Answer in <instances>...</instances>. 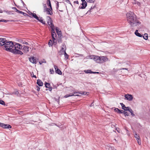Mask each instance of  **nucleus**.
I'll return each mask as SVG.
<instances>
[{
	"instance_id": "f257e3e1",
	"label": "nucleus",
	"mask_w": 150,
	"mask_h": 150,
	"mask_svg": "<svg viewBox=\"0 0 150 150\" xmlns=\"http://www.w3.org/2000/svg\"><path fill=\"white\" fill-rule=\"evenodd\" d=\"M126 17L128 23L131 26H137L141 23L133 12L129 11L126 14Z\"/></svg>"
},
{
	"instance_id": "f03ea898",
	"label": "nucleus",
	"mask_w": 150,
	"mask_h": 150,
	"mask_svg": "<svg viewBox=\"0 0 150 150\" xmlns=\"http://www.w3.org/2000/svg\"><path fill=\"white\" fill-rule=\"evenodd\" d=\"M14 45L12 42L7 41L3 49H5L6 51L11 52L15 54H23V53L21 51L12 49L13 47H14Z\"/></svg>"
},
{
	"instance_id": "7ed1b4c3",
	"label": "nucleus",
	"mask_w": 150,
	"mask_h": 150,
	"mask_svg": "<svg viewBox=\"0 0 150 150\" xmlns=\"http://www.w3.org/2000/svg\"><path fill=\"white\" fill-rule=\"evenodd\" d=\"M89 58L93 59L96 63H104L108 60V58L106 56H90Z\"/></svg>"
},
{
	"instance_id": "20e7f679",
	"label": "nucleus",
	"mask_w": 150,
	"mask_h": 150,
	"mask_svg": "<svg viewBox=\"0 0 150 150\" xmlns=\"http://www.w3.org/2000/svg\"><path fill=\"white\" fill-rule=\"evenodd\" d=\"M54 29L52 28V29L51 35L53 42L55 43V45L57 42V40L56 39V37L57 38V35L55 32Z\"/></svg>"
},
{
	"instance_id": "39448f33",
	"label": "nucleus",
	"mask_w": 150,
	"mask_h": 150,
	"mask_svg": "<svg viewBox=\"0 0 150 150\" xmlns=\"http://www.w3.org/2000/svg\"><path fill=\"white\" fill-rule=\"evenodd\" d=\"M87 92L85 91H80V92H74L73 93H71V96H81V95H79L78 94H81V95H86L87 94Z\"/></svg>"
},
{
	"instance_id": "423d86ee",
	"label": "nucleus",
	"mask_w": 150,
	"mask_h": 150,
	"mask_svg": "<svg viewBox=\"0 0 150 150\" xmlns=\"http://www.w3.org/2000/svg\"><path fill=\"white\" fill-rule=\"evenodd\" d=\"M7 40L5 38H0V47H1L3 49Z\"/></svg>"
},
{
	"instance_id": "0eeeda50",
	"label": "nucleus",
	"mask_w": 150,
	"mask_h": 150,
	"mask_svg": "<svg viewBox=\"0 0 150 150\" xmlns=\"http://www.w3.org/2000/svg\"><path fill=\"white\" fill-rule=\"evenodd\" d=\"M23 45L22 46V45L18 43H16L14 45V49H16V50H22V47H23Z\"/></svg>"
},
{
	"instance_id": "6e6552de",
	"label": "nucleus",
	"mask_w": 150,
	"mask_h": 150,
	"mask_svg": "<svg viewBox=\"0 0 150 150\" xmlns=\"http://www.w3.org/2000/svg\"><path fill=\"white\" fill-rule=\"evenodd\" d=\"M47 17L49 18V19L47 21L48 24L50 26L51 29L54 28V26L53 23L52 21L51 20V19L50 16H48Z\"/></svg>"
},
{
	"instance_id": "1a4fd4ad",
	"label": "nucleus",
	"mask_w": 150,
	"mask_h": 150,
	"mask_svg": "<svg viewBox=\"0 0 150 150\" xmlns=\"http://www.w3.org/2000/svg\"><path fill=\"white\" fill-rule=\"evenodd\" d=\"M134 136L137 141L138 144L139 145H141V140L139 135L137 133H135Z\"/></svg>"
},
{
	"instance_id": "9d476101",
	"label": "nucleus",
	"mask_w": 150,
	"mask_h": 150,
	"mask_svg": "<svg viewBox=\"0 0 150 150\" xmlns=\"http://www.w3.org/2000/svg\"><path fill=\"white\" fill-rule=\"evenodd\" d=\"M81 1H82V3L81 4L82 6H79V8L80 9H84L87 6V3L85 1V0H81Z\"/></svg>"
},
{
	"instance_id": "9b49d317",
	"label": "nucleus",
	"mask_w": 150,
	"mask_h": 150,
	"mask_svg": "<svg viewBox=\"0 0 150 150\" xmlns=\"http://www.w3.org/2000/svg\"><path fill=\"white\" fill-rule=\"evenodd\" d=\"M0 127L4 128H11V126L9 125L8 124H5L3 123H1V124Z\"/></svg>"
},
{
	"instance_id": "f8f14e48",
	"label": "nucleus",
	"mask_w": 150,
	"mask_h": 150,
	"mask_svg": "<svg viewBox=\"0 0 150 150\" xmlns=\"http://www.w3.org/2000/svg\"><path fill=\"white\" fill-rule=\"evenodd\" d=\"M29 47L23 45L22 50L23 51L24 53H27L29 52Z\"/></svg>"
},
{
	"instance_id": "ddd939ff",
	"label": "nucleus",
	"mask_w": 150,
	"mask_h": 150,
	"mask_svg": "<svg viewBox=\"0 0 150 150\" xmlns=\"http://www.w3.org/2000/svg\"><path fill=\"white\" fill-rule=\"evenodd\" d=\"M125 98L128 100L131 101L132 100L133 96L132 95H131L127 94V95H125Z\"/></svg>"
},
{
	"instance_id": "4468645a",
	"label": "nucleus",
	"mask_w": 150,
	"mask_h": 150,
	"mask_svg": "<svg viewBox=\"0 0 150 150\" xmlns=\"http://www.w3.org/2000/svg\"><path fill=\"white\" fill-rule=\"evenodd\" d=\"M54 67L55 69V72L56 73H57L60 75L62 74V71L58 68V67L57 66L54 65Z\"/></svg>"
},
{
	"instance_id": "2eb2a0df",
	"label": "nucleus",
	"mask_w": 150,
	"mask_h": 150,
	"mask_svg": "<svg viewBox=\"0 0 150 150\" xmlns=\"http://www.w3.org/2000/svg\"><path fill=\"white\" fill-rule=\"evenodd\" d=\"M52 9L51 10V9L50 8H49L47 9L46 11H44V12H46V13L48 15H52L53 14L52 12Z\"/></svg>"
},
{
	"instance_id": "dca6fc26",
	"label": "nucleus",
	"mask_w": 150,
	"mask_h": 150,
	"mask_svg": "<svg viewBox=\"0 0 150 150\" xmlns=\"http://www.w3.org/2000/svg\"><path fill=\"white\" fill-rule=\"evenodd\" d=\"M29 60L30 62L33 64H36V59L33 57H31L29 58Z\"/></svg>"
},
{
	"instance_id": "f3484780",
	"label": "nucleus",
	"mask_w": 150,
	"mask_h": 150,
	"mask_svg": "<svg viewBox=\"0 0 150 150\" xmlns=\"http://www.w3.org/2000/svg\"><path fill=\"white\" fill-rule=\"evenodd\" d=\"M120 104L122 106V108L125 110L128 111L130 108V107H125V105L122 103H120Z\"/></svg>"
},
{
	"instance_id": "a211bd4d",
	"label": "nucleus",
	"mask_w": 150,
	"mask_h": 150,
	"mask_svg": "<svg viewBox=\"0 0 150 150\" xmlns=\"http://www.w3.org/2000/svg\"><path fill=\"white\" fill-rule=\"evenodd\" d=\"M37 84L39 86H41L43 85V83L41 80L38 79L37 80Z\"/></svg>"
},
{
	"instance_id": "6ab92c4d",
	"label": "nucleus",
	"mask_w": 150,
	"mask_h": 150,
	"mask_svg": "<svg viewBox=\"0 0 150 150\" xmlns=\"http://www.w3.org/2000/svg\"><path fill=\"white\" fill-rule=\"evenodd\" d=\"M31 16L33 17L34 18H35L37 20L38 19V17L36 14L34 13H31V14H30Z\"/></svg>"
},
{
	"instance_id": "aec40b11",
	"label": "nucleus",
	"mask_w": 150,
	"mask_h": 150,
	"mask_svg": "<svg viewBox=\"0 0 150 150\" xmlns=\"http://www.w3.org/2000/svg\"><path fill=\"white\" fill-rule=\"evenodd\" d=\"M138 30H137L135 31V35H137V36H138L139 37H142V35L140 33H138Z\"/></svg>"
},
{
	"instance_id": "412c9836",
	"label": "nucleus",
	"mask_w": 150,
	"mask_h": 150,
	"mask_svg": "<svg viewBox=\"0 0 150 150\" xmlns=\"http://www.w3.org/2000/svg\"><path fill=\"white\" fill-rule=\"evenodd\" d=\"M63 37V36H62L61 37H58V38H57V40H58V42L59 43H61L62 42V38Z\"/></svg>"
},
{
	"instance_id": "4be33fe9",
	"label": "nucleus",
	"mask_w": 150,
	"mask_h": 150,
	"mask_svg": "<svg viewBox=\"0 0 150 150\" xmlns=\"http://www.w3.org/2000/svg\"><path fill=\"white\" fill-rule=\"evenodd\" d=\"M128 111H129L131 113V115L132 116H135L134 114L133 113V110L130 108Z\"/></svg>"
},
{
	"instance_id": "5701e85b",
	"label": "nucleus",
	"mask_w": 150,
	"mask_h": 150,
	"mask_svg": "<svg viewBox=\"0 0 150 150\" xmlns=\"http://www.w3.org/2000/svg\"><path fill=\"white\" fill-rule=\"evenodd\" d=\"M47 5L50 7V8L51 10H52V7L51 6V4L50 1V0H47Z\"/></svg>"
},
{
	"instance_id": "b1692460",
	"label": "nucleus",
	"mask_w": 150,
	"mask_h": 150,
	"mask_svg": "<svg viewBox=\"0 0 150 150\" xmlns=\"http://www.w3.org/2000/svg\"><path fill=\"white\" fill-rule=\"evenodd\" d=\"M143 37L145 40H147L148 39V35L147 33H145L144 36H143Z\"/></svg>"
},
{
	"instance_id": "393cba45",
	"label": "nucleus",
	"mask_w": 150,
	"mask_h": 150,
	"mask_svg": "<svg viewBox=\"0 0 150 150\" xmlns=\"http://www.w3.org/2000/svg\"><path fill=\"white\" fill-rule=\"evenodd\" d=\"M63 52H64L63 54L64 55L65 58L67 59H68L69 57L68 55L66 53V51H65L64 50Z\"/></svg>"
},
{
	"instance_id": "a878e982",
	"label": "nucleus",
	"mask_w": 150,
	"mask_h": 150,
	"mask_svg": "<svg viewBox=\"0 0 150 150\" xmlns=\"http://www.w3.org/2000/svg\"><path fill=\"white\" fill-rule=\"evenodd\" d=\"M113 69L115 71H119V70H122V69H125V70H127L128 71V69L127 68H122L120 69Z\"/></svg>"
},
{
	"instance_id": "bb28decb",
	"label": "nucleus",
	"mask_w": 150,
	"mask_h": 150,
	"mask_svg": "<svg viewBox=\"0 0 150 150\" xmlns=\"http://www.w3.org/2000/svg\"><path fill=\"white\" fill-rule=\"evenodd\" d=\"M66 48H64L63 47H62L61 49V50H60V51L59 52L61 53V54H63L64 52H63L64 50L65 51H66Z\"/></svg>"
},
{
	"instance_id": "cd10ccee",
	"label": "nucleus",
	"mask_w": 150,
	"mask_h": 150,
	"mask_svg": "<svg viewBox=\"0 0 150 150\" xmlns=\"http://www.w3.org/2000/svg\"><path fill=\"white\" fill-rule=\"evenodd\" d=\"M45 86L47 88H48L50 87V83H47V82H45Z\"/></svg>"
},
{
	"instance_id": "c85d7f7f",
	"label": "nucleus",
	"mask_w": 150,
	"mask_h": 150,
	"mask_svg": "<svg viewBox=\"0 0 150 150\" xmlns=\"http://www.w3.org/2000/svg\"><path fill=\"white\" fill-rule=\"evenodd\" d=\"M43 6L44 7V11H46L47 9L48 8L47 7L46 4H43Z\"/></svg>"
},
{
	"instance_id": "c756f323",
	"label": "nucleus",
	"mask_w": 150,
	"mask_h": 150,
	"mask_svg": "<svg viewBox=\"0 0 150 150\" xmlns=\"http://www.w3.org/2000/svg\"><path fill=\"white\" fill-rule=\"evenodd\" d=\"M57 33L58 35V37H61L62 36H63L62 35V32L60 30L59 31V32H58V33Z\"/></svg>"
},
{
	"instance_id": "7c9ffc66",
	"label": "nucleus",
	"mask_w": 150,
	"mask_h": 150,
	"mask_svg": "<svg viewBox=\"0 0 150 150\" xmlns=\"http://www.w3.org/2000/svg\"><path fill=\"white\" fill-rule=\"evenodd\" d=\"M108 148L109 150H116L114 147L109 146Z\"/></svg>"
},
{
	"instance_id": "2f4dec72",
	"label": "nucleus",
	"mask_w": 150,
	"mask_h": 150,
	"mask_svg": "<svg viewBox=\"0 0 150 150\" xmlns=\"http://www.w3.org/2000/svg\"><path fill=\"white\" fill-rule=\"evenodd\" d=\"M114 110L116 112L118 113H119L120 111V110L118 108H115L114 109Z\"/></svg>"
},
{
	"instance_id": "473e14b6",
	"label": "nucleus",
	"mask_w": 150,
	"mask_h": 150,
	"mask_svg": "<svg viewBox=\"0 0 150 150\" xmlns=\"http://www.w3.org/2000/svg\"><path fill=\"white\" fill-rule=\"evenodd\" d=\"M0 104L4 105H5L4 102L0 99Z\"/></svg>"
},
{
	"instance_id": "72a5a7b5",
	"label": "nucleus",
	"mask_w": 150,
	"mask_h": 150,
	"mask_svg": "<svg viewBox=\"0 0 150 150\" xmlns=\"http://www.w3.org/2000/svg\"><path fill=\"white\" fill-rule=\"evenodd\" d=\"M95 6H93V7H91L90 9L86 13V14L87 13H90L91 12V10L93 9L94 7H95Z\"/></svg>"
},
{
	"instance_id": "f704fd0d",
	"label": "nucleus",
	"mask_w": 150,
	"mask_h": 150,
	"mask_svg": "<svg viewBox=\"0 0 150 150\" xmlns=\"http://www.w3.org/2000/svg\"><path fill=\"white\" fill-rule=\"evenodd\" d=\"M48 45L50 47L52 46V40H50L49 42H48Z\"/></svg>"
},
{
	"instance_id": "c9c22d12",
	"label": "nucleus",
	"mask_w": 150,
	"mask_h": 150,
	"mask_svg": "<svg viewBox=\"0 0 150 150\" xmlns=\"http://www.w3.org/2000/svg\"><path fill=\"white\" fill-rule=\"evenodd\" d=\"M85 73L88 74V73H91V72H92L90 70H85Z\"/></svg>"
},
{
	"instance_id": "e433bc0d",
	"label": "nucleus",
	"mask_w": 150,
	"mask_h": 150,
	"mask_svg": "<svg viewBox=\"0 0 150 150\" xmlns=\"http://www.w3.org/2000/svg\"><path fill=\"white\" fill-rule=\"evenodd\" d=\"M37 20L44 24H45V21H43L42 19L41 21H40L39 20V17H38V19Z\"/></svg>"
},
{
	"instance_id": "4c0bfd02",
	"label": "nucleus",
	"mask_w": 150,
	"mask_h": 150,
	"mask_svg": "<svg viewBox=\"0 0 150 150\" xmlns=\"http://www.w3.org/2000/svg\"><path fill=\"white\" fill-rule=\"evenodd\" d=\"M88 2L93 3L95 1V0H86Z\"/></svg>"
},
{
	"instance_id": "58836bf2",
	"label": "nucleus",
	"mask_w": 150,
	"mask_h": 150,
	"mask_svg": "<svg viewBox=\"0 0 150 150\" xmlns=\"http://www.w3.org/2000/svg\"><path fill=\"white\" fill-rule=\"evenodd\" d=\"M70 96H71V93H70L69 94H67L65 96H64L65 98H67Z\"/></svg>"
},
{
	"instance_id": "ea45409f",
	"label": "nucleus",
	"mask_w": 150,
	"mask_h": 150,
	"mask_svg": "<svg viewBox=\"0 0 150 150\" xmlns=\"http://www.w3.org/2000/svg\"><path fill=\"white\" fill-rule=\"evenodd\" d=\"M31 76L32 77H35V78H37V77L35 75H34V74L33 73V72H32V73L31 74Z\"/></svg>"
},
{
	"instance_id": "a19ab883",
	"label": "nucleus",
	"mask_w": 150,
	"mask_h": 150,
	"mask_svg": "<svg viewBox=\"0 0 150 150\" xmlns=\"http://www.w3.org/2000/svg\"><path fill=\"white\" fill-rule=\"evenodd\" d=\"M50 72L51 74H53L54 73V71L53 70V69H50Z\"/></svg>"
},
{
	"instance_id": "79ce46f5",
	"label": "nucleus",
	"mask_w": 150,
	"mask_h": 150,
	"mask_svg": "<svg viewBox=\"0 0 150 150\" xmlns=\"http://www.w3.org/2000/svg\"><path fill=\"white\" fill-rule=\"evenodd\" d=\"M134 4H137L139 6H140L141 5L140 3L138 1H137V2H135L134 3Z\"/></svg>"
},
{
	"instance_id": "37998d69",
	"label": "nucleus",
	"mask_w": 150,
	"mask_h": 150,
	"mask_svg": "<svg viewBox=\"0 0 150 150\" xmlns=\"http://www.w3.org/2000/svg\"><path fill=\"white\" fill-rule=\"evenodd\" d=\"M17 12L18 13H21V14H23V12L22 11H21L19 10H17Z\"/></svg>"
},
{
	"instance_id": "c03bdc74",
	"label": "nucleus",
	"mask_w": 150,
	"mask_h": 150,
	"mask_svg": "<svg viewBox=\"0 0 150 150\" xmlns=\"http://www.w3.org/2000/svg\"><path fill=\"white\" fill-rule=\"evenodd\" d=\"M125 112V110H120V112L119 113H123L124 114V112Z\"/></svg>"
},
{
	"instance_id": "a18cd8bd",
	"label": "nucleus",
	"mask_w": 150,
	"mask_h": 150,
	"mask_svg": "<svg viewBox=\"0 0 150 150\" xmlns=\"http://www.w3.org/2000/svg\"><path fill=\"white\" fill-rule=\"evenodd\" d=\"M116 125V124L115 123H113L111 125V127L112 128H113L114 127H115V126Z\"/></svg>"
},
{
	"instance_id": "49530a36",
	"label": "nucleus",
	"mask_w": 150,
	"mask_h": 150,
	"mask_svg": "<svg viewBox=\"0 0 150 150\" xmlns=\"http://www.w3.org/2000/svg\"><path fill=\"white\" fill-rule=\"evenodd\" d=\"M36 87L37 88V90L38 91H40V88L38 86H36Z\"/></svg>"
},
{
	"instance_id": "de8ad7c7",
	"label": "nucleus",
	"mask_w": 150,
	"mask_h": 150,
	"mask_svg": "<svg viewBox=\"0 0 150 150\" xmlns=\"http://www.w3.org/2000/svg\"><path fill=\"white\" fill-rule=\"evenodd\" d=\"M124 115H125V116H128V114L127 113V112H125L124 113Z\"/></svg>"
},
{
	"instance_id": "09e8293b",
	"label": "nucleus",
	"mask_w": 150,
	"mask_h": 150,
	"mask_svg": "<svg viewBox=\"0 0 150 150\" xmlns=\"http://www.w3.org/2000/svg\"><path fill=\"white\" fill-rule=\"evenodd\" d=\"M56 31L57 33H58V32H59V28L58 27H56Z\"/></svg>"
},
{
	"instance_id": "8fccbe9b",
	"label": "nucleus",
	"mask_w": 150,
	"mask_h": 150,
	"mask_svg": "<svg viewBox=\"0 0 150 150\" xmlns=\"http://www.w3.org/2000/svg\"><path fill=\"white\" fill-rule=\"evenodd\" d=\"M24 41H23V40H20L19 41V42L21 43H23V44H24Z\"/></svg>"
},
{
	"instance_id": "3c124183",
	"label": "nucleus",
	"mask_w": 150,
	"mask_h": 150,
	"mask_svg": "<svg viewBox=\"0 0 150 150\" xmlns=\"http://www.w3.org/2000/svg\"><path fill=\"white\" fill-rule=\"evenodd\" d=\"M66 2H67V3H69V4H70L71 5H72L71 4V2H70V1L69 0H66Z\"/></svg>"
},
{
	"instance_id": "603ef678",
	"label": "nucleus",
	"mask_w": 150,
	"mask_h": 150,
	"mask_svg": "<svg viewBox=\"0 0 150 150\" xmlns=\"http://www.w3.org/2000/svg\"><path fill=\"white\" fill-rule=\"evenodd\" d=\"M91 74H99V72H96L92 71V72H91Z\"/></svg>"
},
{
	"instance_id": "864d4df0",
	"label": "nucleus",
	"mask_w": 150,
	"mask_h": 150,
	"mask_svg": "<svg viewBox=\"0 0 150 150\" xmlns=\"http://www.w3.org/2000/svg\"><path fill=\"white\" fill-rule=\"evenodd\" d=\"M48 88V90H49L50 91H52V87H49V88Z\"/></svg>"
},
{
	"instance_id": "5fc2aeb1",
	"label": "nucleus",
	"mask_w": 150,
	"mask_h": 150,
	"mask_svg": "<svg viewBox=\"0 0 150 150\" xmlns=\"http://www.w3.org/2000/svg\"><path fill=\"white\" fill-rule=\"evenodd\" d=\"M24 44H25L26 45H29L28 43V42H25V41H24Z\"/></svg>"
},
{
	"instance_id": "6e6d98bb",
	"label": "nucleus",
	"mask_w": 150,
	"mask_h": 150,
	"mask_svg": "<svg viewBox=\"0 0 150 150\" xmlns=\"http://www.w3.org/2000/svg\"><path fill=\"white\" fill-rule=\"evenodd\" d=\"M74 3H76V4H79V2L78 1H75L74 2Z\"/></svg>"
},
{
	"instance_id": "4d7b16f0",
	"label": "nucleus",
	"mask_w": 150,
	"mask_h": 150,
	"mask_svg": "<svg viewBox=\"0 0 150 150\" xmlns=\"http://www.w3.org/2000/svg\"><path fill=\"white\" fill-rule=\"evenodd\" d=\"M13 9L16 11L17 12V10H18L16 7L13 8Z\"/></svg>"
},
{
	"instance_id": "13d9d810",
	"label": "nucleus",
	"mask_w": 150,
	"mask_h": 150,
	"mask_svg": "<svg viewBox=\"0 0 150 150\" xmlns=\"http://www.w3.org/2000/svg\"><path fill=\"white\" fill-rule=\"evenodd\" d=\"M23 14L24 16H26V15H27V13H25L24 12H23Z\"/></svg>"
},
{
	"instance_id": "bf43d9fd",
	"label": "nucleus",
	"mask_w": 150,
	"mask_h": 150,
	"mask_svg": "<svg viewBox=\"0 0 150 150\" xmlns=\"http://www.w3.org/2000/svg\"><path fill=\"white\" fill-rule=\"evenodd\" d=\"M58 7H59V4H58V3L57 2V6L56 7V8L57 9H58Z\"/></svg>"
},
{
	"instance_id": "052dcab7",
	"label": "nucleus",
	"mask_w": 150,
	"mask_h": 150,
	"mask_svg": "<svg viewBox=\"0 0 150 150\" xmlns=\"http://www.w3.org/2000/svg\"><path fill=\"white\" fill-rule=\"evenodd\" d=\"M62 46L63 47L66 48V45H65V44H63Z\"/></svg>"
},
{
	"instance_id": "680f3d73",
	"label": "nucleus",
	"mask_w": 150,
	"mask_h": 150,
	"mask_svg": "<svg viewBox=\"0 0 150 150\" xmlns=\"http://www.w3.org/2000/svg\"><path fill=\"white\" fill-rule=\"evenodd\" d=\"M94 105V104H93V102L91 103V105H90L91 106H93Z\"/></svg>"
},
{
	"instance_id": "e2e57ef3",
	"label": "nucleus",
	"mask_w": 150,
	"mask_h": 150,
	"mask_svg": "<svg viewBox=\"0 0 150 150\" xmlns=\"http://www.w3.org/2000/svg\"><path fill=\"white\" fill-rule=\"evenodd\" d=\"M42 17H40V18H39V20L40 21H41V20H42Z\"/></svg>"
},
{
	"instance_id": "0e129e2a",
	"label": "nucleus",
	"mask_w": 150,
	"mask_h": 150,
	"mask_svg": "<svg viewBox=\"0 0 150 150\" xmlns=\"http://www.w3.org/2000/svg\"><path fill=\"white\" fill-rule=\"evenodd\" d=\"M2 21H4L3 22H7V21L6 20H2Z\"/></svg>"
},
{
	"instance_id": "69168bd1",
	"label": "nucleus",
	"mask_w": 150,
	"mask_h": 150,
	"mask_svg": "<svg viewBox=\"0 0 150 150\" xmlns=\"http://www.w3.org/2000/svg\"><path fill=\"white\" fill-rule=\"evenodd\" d=\"M21 2L22 3H23V4H24L23 1H22V0H21Z\"/></svg>"
},
{
	"instance_id": "338daca9",
	"label": "nucleus",
	"mask_w": 150,
	"mask_h": 150,
	"mask_svg": "<svg viewBox=\"0 0 150 150\" xmlns=\"http://www.w3.org/2000/svg\"><path fill=\"white\" fill-rule=\"evenodd\" d=\"M22 112V111H19V114H21V112Z\"/></svg>"
},
{
	"instance_id": "774afa93",
	"label": "nucleus",
	"mask_w": 150,
	"mask_h": 150,
	"mask_svg": "<svg viewBox=\"0 0 150 150\" xmlns=\"http://www.w3.org/2000/svg\"><path fill=\"white\" fill-rule=\"evenodd\" d=\"M2 11L1 10H0V13H2Z\"/></svg>"
}]
</instances>
